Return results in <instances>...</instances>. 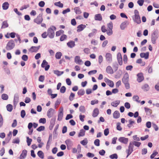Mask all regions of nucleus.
Returning <instances> with one entry per match:
<instances>
[{
    "mask_svg": "<svg viewBox=\"0 0 159 159\" xmlns=\"http://www.w3.org/2000/svg\"><path fill=\"white\" fill-rule=\"evenodd\" d=\"M158 30L156 29L155 30L152 31L151 35V41L153 44H155L156 43V40L158 38Z\"/></svg>",
    "mask_w": 159,
    "mask_h": 159,
    "instance_id": "nucleus-1",
    "label": "nucleus"
},
{
    "mask_svg": "<svg viewBox=\"0 0 159 159\" xmlns=\"http://www.w3.org/2000/svg\"><path fill=\"white\" fill-rule=\"evenodd\" d=\"M43 15L42 13L39 14L37 17L34 19V22L38 25L41 24L43 20Z\"/></svg>",
    "mask_w": 159,
    "mask_h": 159,
    "instance_id": "nucleus-2",
    "label": "nucleus"
},
{
    "mask_svg": "<svg viewBox=\"0 0 159 159\" xmlns=\"http://www.w3.org/2000/svg\"><path fill=\"white\" fill-rule=\"evenodd\" d=\"M107 29L108 31L107 32V34L108 36H110L113 33V31H112V29L113 27V23L111 21L110 23L107 24Z\"/></svg>",
    "mask_w": 159,
    "mask_h": 159,
    "instance_id": "nucleus-3",
    "label": "nucleus"
},
{
    "mask_svg": "<svg viewBox=\"0 0 159 159\" xmlns=\"http://www.w3.org/2000/svg\"><path fill=\"white\" fill-rule=\"evenodd\" d=\"M48 36L50 39H53L55 36V32L53 29L50 27L47 30Z\"/></svg>",
    "mask_w": 159,
    "mask_h": 159,
    "instance_id": "nucleus-4",
    "label": "nucleus"
},
{
    "mask_svg": "<svg viewBox=\"0 0 159 159\" xmlns=\"http://www.w3.org/2000/svg\"><path fill=\"white\" fill-rule=\"evenodd\" d=\"M106 61L109 63H111L112 61V55L110 53H107L105 55Z\"/></svg>",
    "mask_w": 159,
    "mask_h": 159,
    "instance_id": "nucleus-5",
    "label": "nucleus"
},
{
    "mask_svg": "<svg viewBox=\"0 0 159 159\" xmlns=\"http://www.w3.org/2000/svg\"><path fill=\"white\" fill-rule=\"evenodd\" d=\"M41 67L42 68H45V70L46 71L48 70L50 67V65H48V63L45 60H44L43 61L42 63L41 64Z\"/></svg>",
    "mask_w": 159,
    "mask_h": 159,
    "instance_id": "nucleus-6",
    "label": "nucleus"
},
{
    "mask_svg": "<svg viewBox=\"0 0 159 159\" xmlns=\"http://www.w3.org/2000/svg\"><path fill=\"white\" fill-rule=\"evenodd\" d=\"M134 146L131 144V143L130 142L129 144L128 147V149L126 150V152L127 153V155L126 157H127L133 152V151Z\"/></svg>",
    "mask_w": 159,
    "mask_h": 159,
    "instance_id": "nucleus-7",
    "label": "nucleus"
},
{
    "mask_svg": "<svg viewBox=\"0 0 159 159\" xmlns=\"http://www.w3.org/2000/svg\"><path fill=\"white\" fill-rule=\"evenodd\" d=\"M137 80L139 83L141 82L144 79L143 74L142 73H138L137 75Z\"/></svg>",
    "mask_w": 159,
    "mask_h": 159,
    "instance_id": "nucleus-8",
    "label": "nucleus"
},
{
    "mask_svg": "<svg viewBox=\"0 0 159 159\" xmlns=\"http://www.w3.org/2000/svg\"><path fill=\"white\" fill-rule=\"evenodd\" d=\"M119 141L125 144H127L129 141V139L125 137H120L118 139Z\"/></svg>",
    "mask_w": 159,
    "mask_h": 159,
    "instance_id": "nucleus-9",
    "label": "nucleus"
},
{
    "mask_svg": "<svg viewBox=\"0 0 159 159\" xmlns=\"http://www.w3.org/2000/svg\"><path fill=\"white\" fill-rule=\"evenodd\" d=\"M19 101V95L18 93H16L14 95L13 101L14 107L16 108Z\"/></svg>",
    "mask_w": 159,
    "mask_h": 159,
    "instance_id": "nucleus-10",
    "label": "nucleus"
},
{
    "mask_svg": "<svg viewBox=\"0 0 159 159\" xmlns=\"http://www.w3.org/2000/svg\"><path fill=\"white\" fill-rule=\"evenodd\" d=\"M129 75L128 73H126L124 75L122 79V82L123 83L129 82Z\"/></svg>",
    "mask_w": 159,
    "mask_h": 159,
    "instance_id": "nucleus-11",
    "label": "nucleus"
},
{
    "mask_svg": "<svg viewBox=\"0 0 159 159\" xmlns=\"http://www.w3.org/2000/svg\"><path fill=\"white\" fill-rule=\"evenodd\" d=\"M129 24V22L125 20L124 21V22H123L120 25V28L121 30H124L126 28L127 26V25Z\"/></svg>",
    "mask_w": 159,
    "mask_h": 159,
    "instance_id": "nucleus-12",
    "label": "nucleus"
},
{
    "mask_svg": "<svg viewBox=\"0 0 159 159\" xmlns=\"http://www.w3.org/2000/svg\"><path fill=\"white\" fill-rule=\"evenodd\" d=\"M134 21L137 24H140L141 23L140 17L139 15H135L134 18H133Z\"/></svg>",
    "mask_w": 159,
    "mask_h": 159,
    "instance_id": "nucleus-13",
    "label": "nucleus"
},
{
    "mask_svg": "<svg viewBox=\"0 0 159 159\" xmlns=\"http://www.w3.org/2000/svg\"><path fill=\"white\" fill-rule=\"evenodd\" d=\"M58 114V120H61L63 116V108L62 107L60 108Z\"/></svg>",
    "mask_w": 159,
    "mask_h": 159,
    "instance_id": "nucleus-14",
    "label": "nucleus"
},
{
    "mask_svg": "<svg viewBox=\"0 0 159 159\" xmlns=\"http://www.w3.org/2000/svg\"><path fill=\"white\" fill-rule=\"evenodd\" d=\"M65 143L66 144L67 149L68 150L71 149L72 146L73 145V143L72 142L70 139H68L65 141Z\"/></svg>",
    "mask_w": 159,
    "mask_h": 159,
    "instance_id": "nucleus-15",
    "label": "nucleus"
},
{
    "mask_svg": "<svg viewBox=\"0 0 159 159\" xmlns=\"http://www.w3.org/2000/svg\"><path fill=\"white\" fill-rule=\"evenodd\" d=\"M54 110L52 108H50L48 111L47 116L49 118L52 117L54 114Z\"/></svg>",
    "mask_w": 159,
    "mask_h": 159,
    "instance_id": "nucleus-16",
    "label": "nucleus"
},
{
    "mask_svg": "<svg viewBox=\"0 0 159 159\" xmlns=\"http://www.w3.org/2000/svg\"><path fill=\"white\" fill-rule=\"evenodd\" d=\"M75 62L77 64L81 65L83 63L79 56H76L75 58Z\"/></svg>",
    "mask_w": 159,
    "mask_h": 159,
    "instance_id": "nucleus-17",
    "label": "nucleus"
},
{
    "mask_svg": "<svg viewBox=\"0 0 159 159\" xmlns=\"http://www.w3.org/2000/svg\"><path fill=\"white\" fill-rule=\"evenodd\" d=\"M86 26L85 25L83 24H80L77 27V32H80L83 30L85 28Z\"/></svg>",
    "mask_w": 159,
    "mask_h": 159,
    "instance_id": "nucleus-18",
    "label": "nucleus"
},
{
    "mask_svg": "<svg viewBox=\"0 0 159 159\" xmlns=\"http://www.w3.org/2000/svg\"><path fill=\"white\" fill-rule=\"evenodd\" d=\"M52 141V135H50L49 136L48 139L47 141V145H46V148L47 150L49 149V148L50 145Z\"/></svg>",
    "mask_w": 159,
    "mask_h": 159,
    "instance_id": "nucleus-19",
    "label": "nucleus"
},
{
    "mask_svg": "<svg viewBox=\"0 0 159 159\" xmlns=\"http://www.w3.org/2000/svg\"><path fill=\"white\" fill-rule=\"evenodd\" d=\"M27 151L26 150H23L20 156V159H24L26 156Z\"/></svg>",
    "mask_w": 159,
    "mask_h": 159,
    "instance_id": "nucleus-20",
    "label": "nucleus"
},
{
    "mask_svg": "<svg viewBox=\"0 0 159 159\" xmlns=\"http://www.w3.org/2000/svg\"><path fill=\"white\" fill-rule=\"evenodd\" d=\"M149 53L148 52L146 53L142 52L140 54V56L141 58H144L145 59H147L149 57Z\"/></svg>",
    "mask_w": 159,
    "mask_h": 159,
    "instance_id": "nucleus-21",
    "label": "nucleus"
},
{
    "mask_svg": "<svg viewBox=\"0 0 159 159\" xmlns=\"http://www.w3.org/2000/svg\"><path fill=\"white\" fill-rule=\"evenodd\" d=\"M141 89L144 91H147L149 90L150 87L147 84H145L141 87Z\"/></svg>",
    "mask_w": 159,
    "mask_h": 159,
    "instance_id": "nucleus-22",
    "label": "nucleus"
},
{
    "mask_svg": "<svg viewBox=\"0 0 159 159\" xmlns=\"http://www.w3.org/2000/svg\"><path fill=\"white\" fill-rule=\"evenodd\" d=\"M106 70L107 73L108 74H112L114 73L112 67L109 66L107 67Z\"/></svg>",
    "mask_w": 159,
    "mask_h": 159,
    "instance_id": "nucleus-23",
    "label": "nucleus"
},
{
    "mask_svg": "<svg viewBox=\"0 0 159 159\" xmlns=\"http://www.w3.org/2000/svg\"><path fill=\"white\" fill-rule=\"evenodd\" d=\"M94 19L96 20L101 21L102 20V17L100 14H98L95 15Z\"/></svg>",
    "mask_w": 159,
    "mask_h": 159,
    "instance_id": "nucleus-24",
    "label": "nucleus"
},
{
    "mask_svg": "<svg viewBox=\"0 0 159 159\" xmlns=\"http://www.w3.org/2000/svg\"><path fill=\"white\" fill-rule=\"evenodd\" d=\"M99 113V111L98 109L97 108H95L93 111L92 116L94 117H96L98 116Z\"/></svg>",
    "mask_w": 159,
    "mask_h": 159,
    "instance_id": "nucleus-25",
    "label": "nucleus"
},
{
    "mask_svg": "<svg viewBox=\"0 0 159 159\" xmlns=\"http://www.w3.org/2000/svg\"><path fill=\"white\" fill-rule=\"evenodd\" d=\"M67 45L69 47L72 48L75 46V43L74 41L70 40L67 43Z\"/></svg>",
    "mask_w": 159,
    "mask_h": 159,
    "instance_id": "nucleus-26",
    "label": "nucleus"
},
{
    "mask_svg": "<svg viewBox=\"0 0 159 159\" xmlns=\"http://www.w3.org/2000/svg\"><path fill=\"white\" fill-rule=\"evenodd\" d=\"M120 116V113L118 111H115L113 113V117L115 119H117Z\"/></svg>",
    "mask_w": 159,
    "mask_h": 159,
    "instance_id": "nucleus-27",
    "label": "nucleus"
},
{
    "mask_svg": "<svg viewBox=\"0 0 159 159\" xmlns=\"http://www.w3.org/2000/svg\"><path fill=\"white\" fill-rule=\"evenodd\" d=\"M131 144L133 146L134 145L135 146L137 147H139L141 144V143L139 142H137L136 141H134L132 142H130Z\"/></svg>",
    "mask_w": 159,
    "mask_h": 159,
    "instance_id": "nucleus-28",
    "label": "nucleus"
},
{
    "mask_svg": "<svg viewBox=\"0 0 159 159\" xmlns=\"http://www.w3.org/2000/svg\"><path fill=\"white\" fill-rule=\"evenodd\" d=\"M120 101L117 100L112 102L111 103V105L113 107H116L120 104Z\"/></svg>",
    "mask_w": 159,
    "mask_h": 159,
    "instance_id": "nucleus-29",
    "label": "nucleus"
},
{
    "mask_svg": "<svg viewBox=\"0 0 159 159\" xmlns=\"http://www.w3.org/2000/svg\"><path fill=\"white\" fill-rule=\"evenodd\" d=\"M136 62L137 63L140 64L141 66H144L145 64V61H143L142 59H139L137 60Z\"/></svg>",
    "mask_w": 159,
    "mask_h": 159,
    "instance_id": "nucleus-30",
    "label": "nucleus"
},
{
    "mask_svg": "<svg viewBox=\"0 0 159 159\" xmlns=\"http://www.w3.org/2000/svg\"><path fill=\"white\" fill-rule=\"evenodd\" d=\"M74 10L77 14H80L82 12L80 10V8L79 7H76L74 8Z\"/></svg>",
    "mask_w": 159,
    "mask_h": 159,
    "instance_id": "nucleus-31",
    "label": "nucleus"
},
{
    "mask_svg": "<svg viewBox=\"0 0 159 159\" xmlns=\"http://www.w3.org/2000/svg\"><path fill=\"white\" fill-rule=\"evenodd\" d=\"M53 72L54 74L56 75L57 76H60L64 73L63 71H60L58 70H54Z\"/></svg>",
    "mask_w": 159,
    "mask_h": 159,
    "instance_id": "nucleus-32",
    "label": "nucleus"
},
{
    "mask_svg": "<svg viewBox=\"0 0 159 159\" xmlns=\"http://www.w3.org/2000/svg\"><path fill=\"white\" fill-rule=\"evenodd\" d=\"M55 120L56 119L55 118H52L51 119L49 126L50 128L51 127V128H52L53 127L55 124Z\"/></svg>",
    "mask_w": 159,
    "mask_h": 159,
    "instance_id": "nucleus-33",
    "label": "nucleus"
},
{
    "mask_svg": "<svg viewBox=\"0 0 159 159\" xmlns=\"http://www.w3.org/2000/svg\"><path fill=\"white\" fill-rule=\"evenodd\" d=\"M85 131L83 129L80 130V132L78 134V137H80L83 136L85 135Z\"/></svg>",
    "mask_w": 159,
    "mask_h": 159,
    "instance_id": "nucleus-34",
    "label": "nucleus"
},
{
    "mask_svg": "<svg viewBox=\"0 0 159 159\" xmlns=\"http://www.w3.org/2000/svg\"><path fill=\"white\" fill-rule=\"evenodd\" d=\"M54 5L60 8H62L63 7V4L61 3L60 1L55 2L54 3Z\"/></svg>",
    "mask_w": 159,
    "mask_h": 159,
    "instance_id": "nucleus-35",
    "label": "nucleus"
},
{
    "mask_svg": "<svg viewBox=\"0 0 159 159\" xmlns=\"http://www.w3.org/2000/svg\"><path fill=\"white\" fill-rule=\"evenodd\" d=\"M37 154L39 157L40 158L42 159L44 158V154L42 151H39L38 152Z\"/></svg>",
    "mask_w": 159,
    "mask_h": 159,
    "instance_id": "nucleus-36",
    "label": "nucleus"
},
{
    "mask_svg": "<svg viewBox=\"0 0 159 159\" xmlns=\"http://www.w3.org/2000/svg\"><path fill=\"white\" fill-rule=\"evenodd\" d=\"M85 91L83 89H80L78 92L77 94L79 96H82L84 95Z\"/></svg>",
    "mask_w": 159,
    "mask_h": 159,
    "instance_id": "nucleus-37",
    "label": "nucleus"
},
{
    "mask_svg": "<svg viewBox=\"0 0 159 159\" xmlns=\"http://www.w3.org/2000/svg\"><path fill=\"white\" fill-rule=\"evenodd\" d=\"M9 4L7 2H4L2 5V7L3 9L6 10L9 7Z\"/></svg>",
    "mask_w": 159,
    "mask_h": 159,
    "instance_id": "nucleus-38",
    "label": "nucleus"
},
{
    "mask_svg": "<svg viewBox=\"0 0 159 159\" xmlns=\"http://www.w3.org/2000/svg\"><path fill=\"white\" fill-rule=\"evenodd\" d=\"M41 47L40 45L38 46H32L28 50H39Z\"/></svg>",
    "mask_w": 159,
    "mask_h": 159,
    "instance_id": "nucleus-39",
    "label": "nucleus"
},
{
    "mask_svg": "<svg viewBox=\"0 0 159 159\" xmlns=\"http://www.w3.org/2000/svg\"><path fill=\"white\" fill-rule=\"evenodd\" d=\"M79 110L80 112L84 113L85 112V107L83 106H81L79 107Z\"/></svg>",
    "mask_w": 159,
    "mask_h": 159,
    "instance_id": "nucleus-40",
    "label": "nucleus"
},
{
    "mask_svg": "<svg viewBox=\"0 0 159 159\" xmlns=\"http://www.w3.org/2000/svg\"><path fill=\"white\" fill-rule=\"evenodd\" d=\"M20 140L18 138L14 139L12 141V143H14L19 144Z\"/></svg>",
    "mask_w": 159,
    "mask_h": 159,
    "instance_id": "nucleus-41",
    "label": "nucleus"
},
{
    "mask_svg": "<svg viewBox=\"0 0 159 159\" xmlns=\"http://www.w3.org/2000/svg\"><path fill=\"white\" fill-rule=\"evenodd\" d=\"M144 109L145 112L149 114H151L152 113V111L148 107H145Z\"/></svg>",
    "mask_w": 159,
    "mask_h": 159,
    "instance_id": "nucleus-42",
    "label": "nucleus"
},
{
    "mask_svg": "<svg viewBox=\"0 0 159 159\" xmlns=\"http://www.w3.org/2000/svg\"><path fill=\"white\" fill-rule=\"evenodd\" d=\"M67 36L64 34H62L61 37L60 39V41H63L67 38Z\"/></svg>",
    "mask_w": 159,
    "mask_h": 159,
    "instance_id": "nucleus-43",
    "label": "nucleus"
},
{
    "mask_svg": "<svg viewBox=\"0 0 159 159\" xmlns=\"http://www.w3.org/2000/svg\"><path fill=\"white\" fill-rule=\"evenodd\" d=\"M75 96V94L74 93H71L70 96L69 97V100L71 101L74 99V98Z\"/></svg>",
    "mask_w": 159,
    "mask_h": 159,
    "instance_id": "nucleus-44",
    "label": "nucleus"
},
{
    "mask_svg": "<svg viewBox=\"0 0 159 159\" xmlns=\"http://www.w3.org/2000/svg\"><path fill=\"white\" fill-rule=\"evenodd\" d=\"M62 56V53L60 52H57L56 54L55 57L57 59H60L61 56Z\"/></svg>",
    "mask_w": 159,
    "mask_h": 159,
    "instance_id": "nucleus-45",
    "label": "nucleus"
},
{
    "mask_svg": "<svg viewBox=\"0 0 159 159\" xmlns=\"http://www.w3.org/2000/svg\"><path fill=\"white\" fill-rule=\"evenodd\" d=\"M66 88L65 86H62L60 89V92L62 93H64L66 92Z\"/></svg>",
    "mask_w": 159,
    "mask_h": 159,
    "instance_id": "nucleus-46",
    "label": "nucleus"
},
{
    "mask_svg": "<svg viewBox=\"0 0 159 159\" xmlns=\"http://www.w3.org/2000/svg\"><path fill=\"white\" fill-rule=\"evenodd\" d=\"M8 26V25L7 21H5L3 22L2 28H4L7 27Z\"/></svg>",
    "mask_w": 159,
    "mask_h": 159,
    "instance_id": "nucleus-47",
    "label": "nucleus"
},
{
    "mask_svg": "<svg viewBox=\"0 0 159 159\" xmlns=\"http://www.w3.org/2000/svg\"><path fill=\"white\" fill-rule=\"evenodd\" d=\"M3 120L2 115L0 114V128L1 127L3 124Z\"/></svg>",
    "mask_w": 159,
    "mask_h": 159,
    "instance_id": "nucleus-48",
    "label": "nucleus"
},
{
    "mask_svg": "<svg viewBox=\"0 0 159 159\" xmlns=\"http://www.w3.org/2000/svg\"><path fill=\"white\" fill-rule=\"evenodd\" d=\"M112 66L114 68L115 70V71H116L118 70V65L116 62L113 63Z\"/></svg>",
    "mask_w": 159,
    "mask_h": 159,
    "instance_id": "nucleus-49",
    "label": "nucleus"
},
{
    "mask_svg": "<svg viewBox=\"0 0 159 159\" xmlns=\"http://www.w3.org/2000/svg\"><path fill=\"white\" fill-rule=\"evenodd\" d=\"M133 98L134 100L138 102H140V101H139V97L137 95L133 96Z\"/></svg>",
    "mask_w": 159,
    "mask_h": 159,
    "instance_id": "nucleus-50",
    "label": "nucleus"
},
{
    "mask_svg": "<svg viewBox=\"0 0 159 159\" xmlns=\"http://www.w3.org/2000/svg\"><path fill=\"white\" fill-rule=\"evenodd\" d=\"M109 157L111 159H113L114 158L116 159L118 158L117 154L116 153H115L110 155Z\"/></svg>",
    "mask_w": 159,
    "mask_h": 159,
    "instance_id": "nucleus-51",
    "label": "nucleus"
},
{
    "mask_svg": "<svg viewBox=\"0 0 159 159\" xmlns=\"http://www.w3.org/2000/svg\"><path fill=\"white\" fill-rule=\"evenodd\" d=\"M39 122L40 123L45 124L46 122V120L45 118H41L39 120Z\"/></svg>",
    "mask_w": 159,
    "mask_h": 159,
    "instance_id": "nucleus-52",
    "label": "nucleus"
},
{
    "mask_svg": "<svg viewBox=\"0 0 159 159\" xmlns=\"http://www.w3.org/2000/svg\"><path fill=\"white\" fill-rule=\"evenodd\" d=\"M80 143L83 145H85L88 143V141L86 139H84L80 142Z\"/></svg>",
    "mask_w": 159,
    "mask_h": 159,
    "instance_id": "nucleus-53",
    "label": "nucleus"
},
{
    "mask_svg": "<svg viewBox=\"0 0 159 159\" xmlns=\"http://www.w3.org/2000/svg\"><path fill=\"white\" fill-rule=\"evenodd\" d=\"M94 144L95 145L98 146L100 145V140L99 139H97L95 140Z\"/></svg>",
    "mask_w": 159,
    "mask_h": 159,
    "instance_id": "nucleus-54",
    "label": "nucleus"
},
{
    "mask_svg": "<svg viewBox=\"0 0 159 159\" xmlns=\"http://www.w3.org/2000/svg\"><path fill=\"white\" fill-rule=\"evenodd\" d=\"M158 154V152H157L154 151L152 154L150 156V158L151 159L153 158L154 157Z\"/></svg>",
    "mask_w": 159,
    "mask_h": 159,
    "instance_id": "nucleus-55",
    "label": "nucleus"
},
{
    "mask_svg": "<svg viewBox=\"0 0 159 159\" xmlns=\"http://www.w3.org/2000/svg\"><path fill=\"white\" fill-rule=\"evenodd\" d=\"M32 141V139L29 138L28 137H27V145L28 146H29L30 145Z\"/></svg>",
    "mask_w": 159,
    "mask_h": 159,
    "instance_id": "nucleus-56",
    "label": "nucleus"
},
{
    "mask_svg": "<svg viewBox=\"0 0 159 159\" xmlns=\"http://www.w3.org/2000/svg\"><path fill=\"white\" fill-rule=\"evenodd\" d=\"M15 45L14 40L11 39V50L14 48Z\"/></svg>",
    "mask_w": 159,
    "mask_h": 159,
    "instance_id": "nucleus-57",
    "label": "nucleus"
},
{
    "mask_svg": "<svg viewBox=\"0 0 159 159\" xmlns=\"http://www.w3.org/2000/svg\"><path fill=\"white\" fill-rule=\"evenodd\" d=\"M144 2V0H138L137 1L138 4L140 6H142L143 5Z\"/></svg>",
    "mask_w": 159,
    "mask_h": 159,
    "instance_id": "nucleus-58",
    "label": "nucleus"
},
{
    "mask_svg": "<svg viewBox=\"0 0 159 159\" xmlns=\"http://www.w3.org/2000/svg\"><path fill=\"white\" fill-rule=\"evenodd\" d=\"M123 60L124 63V64H126L127 63L128 58H127V56L125 54L124 55Z\"/></svg>",
    "mask_w": 159,
    "mask_h": 159,
    "instance_id": "nucleus-59",
    "label": "nucleus"
},
{
    "mask_svg": "<svg viewBox=\"0 0 159 159\" xmlns=\"http://www.w3.org/2000/svg\"><path fill=\"white\" fill-rule=\"evenodd\" d=\"M38 4L39 7H44L45 3L43 1H41L39 2Z\"/></svg>",
    "mask_w": 159,
    "mask_h": 159,
    "instance_id": "nucleus-60",
    "label": "nucleus"
},
{
    "mask_svg": "<svg viewBox=\"0 0 159 159\" xmlns=\"http://www.w3.org/2000/svg\"><path fill=\"white\" fill-rule=\"evenodd\" d=\"M30 7V5L29 4H27V5H24L23 6H22L20 9V10L21 11H22L24 9H26L27 7Z\"/></svg>",
    "mask_w": 159,
    "mask_h": 159,
    "instance_id": "nucleus-61",
    "label": "nucleus"
},
{
    "mask_svg": "<svg viewBox=\"0 0 159 159\" xmlns=\"http://www.w3.org/2000/svg\"><path fill=\"white\" fill-rule=\"evenodd\" d=\"M8 95L5 94H3L2 95V98L3 100H6L8 98Z\"/></svg>",
    "mask_w": 159,
    "mask_h": 159,
    "instance_id": "nucleus-62",
    "label": "nucleus"
},
{
    "mask_svg": "<svg viewBox=\"0 0 159 159\" xmlns=\"http://www.w3.org/2000/svg\"><path fill=\"white\" fill-rule=\"evenodd\" d=\"M45 129V127L44 126H40L37 129V130L38 131H41L44 130Z\"/></svg>",
    "mask_w": 159,
    "mask_h": 159,
    "instance_id": "nucleus-63",
    "label": "nucleus"
},
{
    "mask_svg": "<svg viewBox=\"0 0 159 159\" xmlns=\"http://www.w3.org/2000/svg\"><path fill=\"white\" fill-rule=\"evenodd\" d=\"M28 57L27 55H24L22 57V59L25 61H27L28 59Z\"/></svg>",
    "mask_w": 159,
    "mask_h": 159,
    "instance_id": "nucleus-64",
    "label": "nucleus"
}]
</instances>
